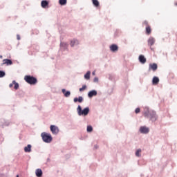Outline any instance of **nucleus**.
<instances>
[{"label": "nucleus", "instance_id": "20e7f679", "mask_svg": "<svg viewBox=\"0 0 177 177\" xmlns=\"http://www.w3.org/2000/svg\"><path fill=\"white\" fill-rule=\"evenodd\" d=\"M41 136L46 143H50L52 142V136L48 133H42Z\"/></svg>", "mask_w": 177, "mask_h": 177}, {"label": "nucleus", "instance_id": "f704fd0d", "mask_svg": "<svg viewBox=\"0 0 177 177\" xmlns=\"http://www.w3.org/2000/svg\"><path fill=\"white\" fill-rule=\"evenodd\" d=\"M95 72L93 71V75H95Z\"/></svg>", "mask_w": 177, "mask_h": 177}, {"label": "nucleus", "instance_id": "e433bc0d", "mask_svg": "<svg viewBox=\"0 0 177 177\" xmlns=\"http://www.w3.org/2000/svg\"><path fill=\"white\" fill-rule=\"evenodd\" d=\"M175 6H177V3H175Z\"/></svg>", "mask_w": 177, "mask_h": 177}, {"label": "nucleus", "instance_id": "dca6fc26", "mask_svg": "<svg viewBox=\"0 0 177 177\" xmlns=\"http://www.w3.org/2000/svg\"><path fill=\"white\" fill-rule=\"evenodd\" d=\"M97 95V91L96 90H93L89 92V97H93V96H96Z\"/></svg>", "mask_w": 177, "mask_h": 177}, {"label": "nucleus", "instance_id": "7c9ffc66", "mask_svg": "<svg viewBox=\"0 0 177 177\" xmlns=\"http://www.w3.org/2000/svg\"><path fill=\"white\" fill-rule=\"evenodd\" d=\"M93 131V128H92V126H89V132H92Z\"/></svg>", "mask_w": 177, "mask_h": 177}, {"label": "nucleus", "instance_id": "cd10ccee", "mask_svg": "<svg viewBox=\"0 0 177 177\" xmlns=\"http://www.w3.org/2000/svg\"><path fill=\"white\" fill-rule=\"evenodd\" d=\"M2 77H5V72L0 71V78H2Z\"/></svg>", "mask_w": 177, "mask_h": 177}, {"label": "nucleus", "instance_id": "4c0bfd02", "mask_svg": "<svg viewBox=\"0 0 177 177\" xmlns=\"http://www.w3.org/2000/svg\"><path fill=\"white\" fill-rule=\"evenodd\" d=\"M95 149H97V147H95Z\"/></svg>", "mask_w": 177, "mask_h": 177}, {"label": "nucleus", "instance_id": "423d86ee", "mask_svg": "<svg viewBox=\"0 0 177 177\" xmlns=\"http://www.w3.org/2000/svg\"><path fill=\"white\" fill-rule=\"evenodd\" d=\"M4 64H6V66H12V64H13V62L10 59H5L3 60L1 66H3Z\"/></svg>", "mask_w": 177, "mask_h": 177}, {"label": "nucleus", "instance_id": "f03ea898", "mask_svg": "<svg viewBox=\"0 0 177 177\" xmlns=\"http://www.w3.org/2000/svg\"><path fill=\"white\" fill-rule=\"evenodd\" d=\"M24 80L26 82H27V84H30V85H35V84L38 82V80H37V78L31 75H26L24 77Z\"/></svg>", "mask_w": 177, "mask_h": 177}, {"label": "nucleus", "instance_id": "4be33fe9", "mask_svg": "<svg viewBox=\"0 0 177 177\" xmlns=\"http://www.w3.org/2000/svg\"><path fill=\"white\" fill-rule=\"evenodd\" d=\"M12 84H14V89L17 90L19 89V83L16 82V81L13 80Z\"/></svg>", "mask_w": 177, "mask_h": 177}, {"label": "nucleus", "instance_id": "c9c22d12", "mask_svg": "<svg viewBox=\"0 0 177 177\" xmlns=\"http://www.w3.org/2000/svg\"><path fill=\"white\" fill-rule=\"evenodd\" d=\"M0 59H2V55H0Z\"/></svg>", "mask_w": 177, "mask_h": 177}, {"label": "nucleus", "instance_id": "2eb2a0df", "mask_svg": "<svg viewBox=\"0 0 177 177\" xmlns=\"http://www.w3.org/2000/svg\"><path fill=\"white\" fill-rule=\"evenodd\" d=\"M36 176L41 177L42 176V170L41 169H37L35 171Z\"/></svg>", "mask_w": 177, "mask_h": 177}, {"label": "nucleus", "instance_id": "c756f323", "mask_svg": "<svg viewBox=\"0 0 177 177\" xmlns=\"http://www.w3.org/2000/svg\"><path fill=\"white\" fill-rule=\"evenodd\" d=\"M93 81H94V82H99V78L95 77Z\"/></svg>", "mask_w": 177, "mask_h": 177}, {"label": "nucleus", "instance_id": "72a5a7b5", "mask_svg": "<svg viewBox=\"0 0 177 177\" xmlns=\"http://www.w3.org/2000/svg\"><path fill=\"white\" fill-rule=\"evenodd\" d=\"M87 132H89V125L87 126Z\"/></svg>", "mask_w": 177, "mask_h": 177}, {"label": "nucleus", "instance_id": "b1692460", "mask_svg": "<svg viewBox=\"0 0 177 177\" xmlns=\"http://www.w3.org/2000/svg\"><path fill=\"white\" fill-rule=\"evenodd\" d=\"M59 5H66V3H67V0H59Z\"/></svg>", "mask_w": 177, "mask_h": 177}, {"label": "nucleus", "instance_id": "f257e3e1", "mask_svg": "<svg viewBox=\"0 0 177 177\" xmlns=\"http://www.w3.org/2000/svg\"><path fill=\"white\" fill-rule=\"evenodd\" d=\"M144 115L147 118H149L152 122H154L155 121H157V114L156 113V111H149V108H145L144 111Z\"/></svg>", "mask_w": 177, "mask_h": 177}, {"label": "nucleus", "instance_id": "ddd939ff", "mask_svg": "<svg viewBox=\"0 0 177 177\" xmlns=\"http://www.w3.org/2000/svg\"><path fill=\"white\" fill-rule=\"evenodd\" d=\"M31 145H28L27 147H24L25 153H31Z\"/></svg>", "mask_w": 177, "mask_h": 177}, {"label": "nucleus", "instance_id": "6ab92c4d", "mask_svg": "<svg viewBox=\"0 0 177 177\" xmlns=\"http://www.w3.org/2000/svg\"><path fill=\"white\" fill-rule=\"evenodd\" d=\"M79 41L77 39H73L71 41V46H75V45H78Z\"/></svg>", "mask_w": 177, "mask_h": 177}, {"label": "nucleus", "instance_id": "58836bf2", "mask_svg": "<svg viewBox=\"0 0 177 177\" xmlns=\"http://www.w3.org/2000/svg\"><path fill=\"white\" fill-rule=\"evenodd\" d=\"M17 177H19V175H17Z\"/></svg>", "mask_w": 177, "mask_h": 177}, {"label": "nucleus", "instance_id": "0eeeda50", "mask_svg": "<svg viewBox=\"0 0 177 177\" xmlns=\"http://www.w3.org/2000/svg\"><path fill=\"white\" fill-rule=\"evenodd\" d=\"M149 131L150 130L149 129V128H147L146 127H141L140 128V132L141 133H149Z\"/></svg>", "mask_w": 177, "mask_h": 177}, {"label": "nucleus", "instance_id": "a878e982", "mask_svg": "<svg viewBox=\"0 0 177 177\" xmlns=\"http://www.w3.org/2000/svg\"><path fill=\"white\" fill-rule=\"evenodd\" d=\"M85 89H86V86L84 85L82 88H80V91L84 92V91H85Z\"/></svg>", "mask_w": 177, "mask_h": 177}, {"label": "nucleus", "instance_id": "2f4dec72", "mask_svg": "<svg viewBox=\"0 0 177 177\" xmlns=\"http://www.w3.org/2000/svg\"><path fill=\"white\" fill-rule=\"evenodd\" d=\"M14 85H15V84H13V82H12V84H10L9 86H10V88H13Z\"/></svg>", "mask_w": 177, "mask_h": 177}, {"label": "nucleus", "instance_id": "4468645a", "mask_svg": "<svg viewBox=\"0 0 177 177\" xmlns=\"http://www.w3.org/2000/svg\"><path fill=\"white\" fill-rule=\"evenodd\" d=\"M62 93H64L65 97H68L71 95V93H70V91H66V89L63 88L62 90Z\"/></svg>", "mask_w": 177, "mask_h": 177}, {"label": "nucleus", "instance_id": "9d476101", "mask_svg": "<svg viewBox=\"0 0 177 177\" xmlns=\"http://www.w3.org/2000/svg\"><path fill=\"white\" fill-rule=\"evenodd\" d=\"M110 49L111 52H117V50H118V46L115 44H112L111 46H110Z\"/></svg>", "mask_w": 177, "mask_h": 177}, {"label": "nucleus", "instance_id": "5701e85b", "mask_svg": "<svg viewBox=\"0 0 177 177\" xmlns=\"http://www.w3.org/2000/svg\"><path fill=\"white\" fill-rule=\"evenodd\" d=\"M142 153V149H139L136 152V157H140V153Z\"/></svg>", "mask_w": 177, "mask_h": 177}, {"label": "nucleus", "instance_id": "6e6552de", "mask_svg": "<svg viewBox=\"0 0 177 177\" xmlns=\"http://www.w3.org/2000/svg\"><path fill=\"white\" fill-rule=\"evenodd\" d=\"M158 66H157V64L156 63H153V64H149V71L150 70H153V71H156L158 68Z\"/></svg>", "mask_w": 177, "mask_h": 177}, {"label": "nucleus", "instance_id": "a211bd4d", "mask_svg": "<svg viewBox=\"0 0 177 177\" xmlns=\"http://www.w3.org/2000/svg\"><path fill=\"white\" fill-rule=\"evenodd\" d=\"M145 30H146V34L147 35H150V34H151V27L150 26L146 27Z\"/></svg>", "mask_w": 177, "mask_h": 177}, {"label": "nucleus", "instance_id": "aec40b11", "mask_svg": "<svg viewBox=\"0 0 177 177\" xmlns=\"http://www.w3.org/2000/svg\"><path fill=\"white\" fill-rule=\"evenodd\" d=\"M92 2H93V5H94V6H95V8H99L100 6V3H99V1L97 0H92Z\"/></svg>", "mask_w": 177, "mask_h": 177}, {"label": "nucleus", "instance_id": "7ed1b4c3", "mask_svg": "<svg viewBox=\"0 0 177 177\" xmlns=\"http://www.w3.org/2000/svg\"><path fill=\"white\" fill-rule=\"evenodd\" d=\"M77 112L78 115H83L85 117V115L89 114V108L87 107L82 110V108L79 105L77 109Z\"/></svg>", "mask_w": 177, "mask_h": 177}, {"label": "nucleus", "instance_id": "bb28decb", "mask_svg": "<svg viewBox=\"0 0 177 177\" xmlns=\"http://www.w3.org/2000/svg\"><path fill=\"white\" fill-rule=\"evenodd\" d=\"M84 78H86V80H89V71H87V73L84 75Z\"/></svg>", "mask_w": 177, "mask_h": 177}, {"label": "nucleus", "instance_id": "393cba45", "mask_svg": "<svg viewBox=\"0 0 177 177\" xmlns=\"http://www.w3.org/2000/svg\"><path fill=\"white\" fill-rule=\"evenodd\" d=\"M142 24H143V26H145L146 27L150 26V25H149V22L147 21H144Z\"/></svg>", "mask_w": 177, "mask_h": 177}, {"label": "nucleus", "instance_id": "c85d7f7f", "mask_svg": "<svg viewBox=\"0 0 177 177\" xmlns=\"http://www.w3.org/2000/svg\"><path fill=\"white\" fill-rule=\"evenodd\" d=\"M135 113H136V114H138V113H140V108H137L135 110Z\"/></svg>", "mask_w": 177, "mask_h": 177}, {"label": "nucleus", "instance_id": "f3484780", "mask_svg": "<svg viewBox=\"0 0 177 177\" xmlns=\"http://www.w3.org/2000/svg\"><path fill=\"white\" fill-rule=\"evenodd\" d=\"M84 100V98H82V97H79L74 98L73 102H75V103H77V102H79V103H82V101Z\"/></svg>", "mask_w": 177, "mask_h": 177}, {"label": "nucleus", "instance_id": "9b49d317", "mask_svg": "<svg viewBox=\"0 0 177 177\" xmlns=\"http://www.w3.org/2000/svg\"><path fill=\"white\" fill-rule=\"evenodd\" d=\"M139 61L142 64H145V63H146V62H147L146 58L145 57V55H140L139 56Z\"/></svg>", "mask_w": 177, "mask_h": 177}, {"label": "nucleus", "instance_id": "1a4fd4ad", "mask_svg": "<svg viewBox=\"0 0 177 177\" xmlns=\"http://www.w3.org/2000/svg\"><path fill=\"white\" fill-rule=\"evenodd\" d=\"M155 42H156V39H154L153 37H149V39H148L149 46H153Z\"/></svg>", "mask_w": 177, "mask_h": 177}, {"label": "nucleus", "instance_id": "f8f14e48", "mask_svg": "<svg viewBox=\"0 0 177 177\" xmlns=\"http://www.w3.org/2000/svg\"><path fill=\"white\" fill-rule=\"evenodd\" d=\"M160 82V79L158 77H153L152 80V84L153 85H157Z\"/></svg>", "mask_w": 177, "mask_h": 177}, {"label": "nucleus", "instance_id": "412c9836", "mask_svg": "<svg viewBox=\"0 0 177 177\" xmlns=\"http://www.w3.org/2000/svg\"><path fill=\"white\" fill-rule=\"evenodd\" d=\"M48 5H49V3H48L47 1L44 0L41 1V6L43 8H46V6H48Z\"/></svg>", "mask_w": 177, "mask_h": 177}, {"label": "nucleus", "instance_id": "473e14b6", "mask_svg": "<svg viewBox=\"0 0 177 177\" xmlns=\"http://www.w3.org/2000/svg\"><path fill=\"white\" fill-rule=\"evenodd\" d=\"M17 39H18V41H20V35H17Z\"/></svg>", "mask_w": 177, "mask_h": 177}, {"label": "nucleus", "instance_id": "39448f33", "mask_svg": "<svg viewBox=\"0 0 177 177\" xmlns=\"http://www.w3.org/2000/svg\"><path fill=\"white\" fill-rule=\"evenodd\" d=\"M50 129L53 135H57L59 133V127L55 125H51Z\"/></svg>", "mask_w": 177, "mask_h": 177}]
</instances>
